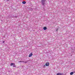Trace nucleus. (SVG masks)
Returning a JSON list of instances; mask_svg holds the SVG:
<instances>
[{
    "label": "nucleus",
    "mask_w": 75,
    "mask_h": 75,
    "mask_svg": "<svg viewBox=\"0 0 75 75\" xmlns=\"http://www.w3.org/2000/svg\"><path fill=\"white\" fill-rule=\"evenodd\" d=\"M41 2L43 6H44V4L45 2V0H42Z\"/></svg>",
    "instance_id": "1"
},
{
    "label": "nucleus",
    "mask_w": 75,
    "mask_h": 75,
    "mask_svg": "<svg viewBox=\"0 0 75 75\" xmlns=\"http://www.w3.org/2000/svg\"><path fill=\"white\" fill-rule=\"evenodd\" d=\"M46 66H49V65H50V64L48 62H47L46 64Z\"/></svg>",
    "instance_id": "2"
},
{
    "label": "nucleus",
    "mask_w": 75,
    "mask_h": 75,
    "mask_svg": "<svg viewBox=\"0 0 75 75\" xmlns=\"http://www.w3.org/2000/svg\"><path fill=\"white\" fill-rule=\"evenodd\" d=\"M32 55H33V54H32V53H31L29 55V57H31Z\"/></svg>",
    "instance_id": "3"
},
{
    "label": "nucleus",
    "mask_w": 75,
    "mask_h": 75,
    "mask_svg": "<svg viewBox=\"0 0 75 75\" xmlns=\"http://www.w3.org/2000/svg\"><path fill=\"white\" fill-rule=\"evenodd\" d=\"M46 29H47V27H46L45 26L44 27L43 30H46Z\"/></svg>",
    "instance_id": "4"
},
{
    "label": "nucleus",
    "mask_w": 75,
    "mask_h": 75,
    "mask_svg": "<svg viewBox=\"0 0 75 75\" xmlns=\"http://www.w3.org/2000/svg\"><path fill=\"white\" fill-rule=\"evenodd\" d=\"M57 75H62V74L60 73H58L57 74Z\"/></svg>",
    "instance_id": "5"
},
{
    "label": "nucleus",
    "mask_w": 75,
    "mask_h": 75,
    "mask_svg": "<svg viewBox=\"0 0 75 75\" xmlns=\"http://www.w3.org/2000/svg\"><path fill=\"white\" fill-rule=\"evenodd\" d=\"M74 74V72H71L70 73V75H72Z\"/></svg>",
    "instance_id": "6"
},
{
    "label": "nucleus",
    "mask_w": 75,
    "mask_h": 75,
    "mask_svg": "<svg viewBox=\"0 0 75 75\" xmlns=\"http://www.w3.org/2000/svg\"><path fill=\"white\" fill-rule=\"evenodd\" d=\"M22 3H23V4H25V3H26V1H23L22 2Z\"/></svg>",
    "instance_id": "7"
},
{
    "label": "nucleus",
    "mask_w": 75,
    "mask_h": 75,
    "mask_svg": "<svg viewBox=\"0 0 75 75\" xmlns=\"http://www.w3.org/2000/svg\"><path fill=\"white\" fill-rule=\"evenodd\" d=\"M28 62V61H24V63L25 64H26V63H27Z\"/></svg>",
    "instance_id": "8"
},
{
    "label": "nucleus",
    "mask_w": 75,
    "mask_h": 75,
    "mask_svg": "<svg viewBox=\"0 0 75 75\" xmlns=\"http://www.w3.org/2000/svg\"><path fill=\"white\" fill-rule=\"evenodd\" d=\"M13 65H14V63H11V66H12Z\"/></svg>",
    "instance_id": "9"
},
{
    "label": "nucleus",
    "mask_w": 75,
    "mask_h": 75,
    "mask_svg": "<svg viewBox=\"0 0 75 75\" xmlns=\"http://www.w3.org/2000/svg\"><path fill=\"white\" fill-rule=\"evenodd\" d=\"M22 62H23V63H24V61H22Z\"/></svg>",
    "instance_id": "10"
},
{
    "label": "nucleus",
    "mask_w": 75,
    "mask_h": 75,
    "mask_svg": "<svg viewBox=\"0 0 75 75\" xmlns=\"http://www.w3.org/2000/svg\"><path fill=\"white\" fill-rule=\"evenodd\" d=\"M5 42V41H3V43H4Z\"/></svg>",
    "instance_id": "11"
},
{
    "label": "nucleus",
    "mask_w": 75,
    "mask_h": 75,
    "mask_svg": "<svg viewBox=\"0 0 75 75\" xmlns=\"http://www.w3.org/2000/svg\"><path fill=\"white\" fill-rule=\"evenodd\" d=\"M19 62H22V61H19Z\"/></svg>",
    "instance_id": "12"
},
{
    "label": "nucleus",
    "mask_w": 75,
    "mask_h": 75,
    "mask_svg": "<svg viewBox=\"0 0 75 75\" xmlns=\"http://www.w3.org/2000/svg\"><path fill=\"white\" fill-rule=\"evenodd\" d=\"M43 67H45V65H44L43 66Z\"/></svg>",
    "instance_id": "13"
},
{
    "label": "nucleus",
    "mask_w": 75,
    "mask_h": 75,
    "mask_svg": "<svg viewBox=\"0 0 75 75\" xmlns=\"http://www.w3.org/2000/svg\"><path fill=\"white\" fill-rule=\"evenodd\" d=\"M13 67H16V66H13Z\"/></svg>",
    "instance_id": "14"
},
{
    "label": "nucleus",
    "mask_w": 75,
    "mask_h": 75,
    "mask_svg": "<svg viewBox=\"0 0 75 75\" xmlns=\"http://www.w3.org/2000/svg\"><path fill=\"white\" fill-rule=\"evenodd\" d=\"M56 31H58V29H57Z\"/></svg>",
    "instance_id": "15"
},
{
    "label": "nucleus",
    "mask_w": 75,
    "mask_h": 75,
    "mask_svg": "<svg viewBox=\"0 0 75 75\" xmlns=\"http://www.w3.org/2000/svg\"><path fill=\"white\" fill-rule=\"evenodd\" d=\"M7 1H8L9 0H6Z\"/></svg>",
    "instance_id": "16"
}]
</instances>
